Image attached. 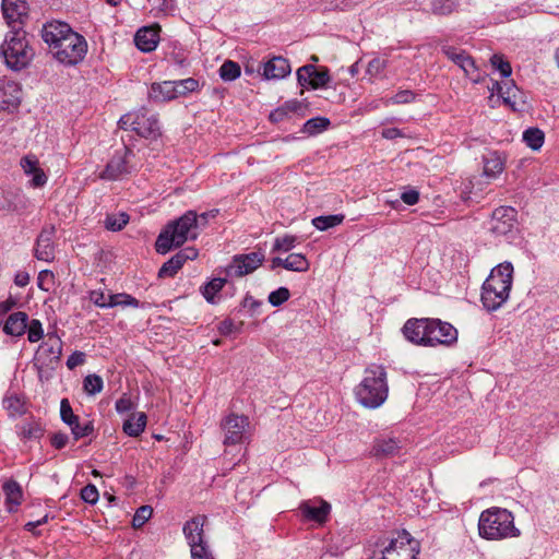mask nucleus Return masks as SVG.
<instances>
[{"label":"nucleus","mask_w":559,"mask_h":559,"mask_svg":"<svg viewBox=\"0 0 559 559\" xmlns=\"http://www.w3.org/2000/svg\"><path fill=\"white\" fill-rule=\"evenodd\" d=\"M209 213L198 215L194 211H187L179 218L168 223L158 235L155 249L166 254L174 247H180L188 240L197 239L199 229L207 223Z\"/></svg>","instance_id":"1"},{"label":"nucleus","mask_w":559,"mask_h":559,"mask_svg":"<svg viewBox=\"0 0 559 559\" xmlns=\"http://www.w3.org/2000/svg\"><path fill=\"white\" fill-rule=\"evenodd\" d=\"M513 265L503 262L493 267L481 287V302L488 311H496L509 298Z\"/></svg>","instance_id":"2"},{"label":"nucleus","mask_w":559,"mask_h":559,"mask_svg":"<svg viewBox=\"0 0 559 559\" xmlns=\"http://www.w3.org/2000/svg\"><path fill=\"white\" fill-rule=\"evenodd\" d=\"M357 401L367 408H378L388 399L386 371L381 365L366 368L361 382L355 390Z\"/></svg>","instance_id":"3"},{"label":"nucleus","mask_w":559,"mask_h":559,"mask_svg":"<svg viewBox=\"0 0 559 559\" xmlns=\"http://www.w3.org/2000/svg\"><path fill=\"white\" fill-rule=\"evenodd\" d=\"M478 532L480 537L487 540L515 538L521 535V531L514 524L513 514L501 508H490L481 512Z\"/></svg>","instance_id":"4"},{"label":"nucleus","mask_w":559,"mask_h":559,"mask_svg":"<svg viewBox=\"0 0 559 559\" xmlns=\"http://www.w3.org/2000/svg\"><path fill=\"white\" fill-rule=\"evenodd\" d=\"M0 55L5 66L13 71H21L29 66L35 51L23 27L10 29L0 46Z\"/></svg>","instance_id":"5"},{"label":"nucleus","mask_w":559,"mask_h":559,"mask_svg":"<svg viewBox=\"0 0 559 559\" xmlns=\"http://www.w3.org/2000/svg\"><path fill=\"white\" fill-rule=\"evenodd\" d=\"M419 552V542L408 532L402 531L394 538L379 539L371 559H417Z\"/></svg>","instance_id":"6"},{"label":"nucleus","mask_w":559,"mask_h":559,"mask_svg":"<svg viewBox=\"0 0 559 559\" xmlns=\"http://www.w3.org/2000/svg\"><path fill=\"white\" fill-rule=\"evenodd\" d=\"M119 126L121 129H130L145 139H157L160 135L159 121L156 115L150 112L146 108H140L123 115L119 120Z\"/></svg>","instance_id":"7"},{"label":"nucleus","mask_w":559,"mask_h":559,"mask_svg":"<svg viewBox=\"0 0 559 559\" xmlns=\"http://www.w3.org/2000/svg\"><path fill=\"white\" fill-rule=\"evenodd\" d=\"M225 447L242 444L250 440V420L245 415L230 413L224 416L219 423Z\"/></svg>","instance_id":"8"},{"label":"nucleus","mask_w":559,"mask_h":559,"mask_svg":"<svg viewBox=\"0 0 559 559\" xmlns=\"http://www.w3.org/2000/svg\"><path fill=\"white\" fill-rule=\"evenodd\" d=\"M87 51V43L85 38L78 34H69L52 50L55 58L66 66H74L82 61Z\"/></svg>","instance_id":"9"},{"label":"nucleus","mask_w":559,"mask_h":559,"mask_svg":"<svg viewBox=\"0 0 559 559\" xmlns=\"http://www.w3.org/2000/svg\"><path fill=\"white\" fill-rule=\"evenodd\" d=\"M441 50L448 59L464 71L465 75L468 76L473 83H479L481 81L483 78L475 60L466 51L449 45L442 46Z\"/></svg>","instance_id":"10"},{"label":"nucleus","mask_w":559,"mask_h":559,"mask_svg":"<svg viewBox=\"0 0 559 559\" xmlns=\"http://www.w3.org/2000/svg\"><path fill=\"white\" fill-rule=\"evenodd\" d=\"M489 229L496 236H508L515 230L516 211L511 206H500L492 212Z\"/></svg>","instance_id":"11"},{"label":"nucleus","mask_w":559,"mask_h":559,"mask_svg":"<svg viewBox=\"0 0 559 559\" xmlns=\"http://www.w3.org/2000/svg\"><path fill=\"white\" fill-rule=\"evenodd\" d=\"M428 346L451 345L457 341V330L440 319L429 320Z\"/></svg>","instance_id":"12"},{"label":"nucleus","mask_w":559,"mask_h":559,"mask_svg":"<svg viewBox=\"0 0 559 559\" xmlns=\"http://www.w3.org/2000/svg\"><path fill=\"white\" fill-rule=\"evenodd\" d=\"M299 85L309 86L313 90L325 87L330 81V71L325 67L317 68L313 64H306L297 70Z\"/></svg>","instance_id":"13"},{"label":"nucleus","mask_w":559,"mask_h":559,"mask_svg":"<svg viewBox=\"0 0 559 559\" xmlns=\"http://www.w3.org/2000/svg\"><path fill=\"white\" fill-rule=\"evenodd\" d=\"M130 155H132V151L128 146L116 151L99 177L105 180H118L123 175L129 174L130 167L128 164Z\"/></svg>","instance_id":"14"},{"label":"nucleus","mask_w":559,"mask_h":559,"mask_svg":"<svg viewBox=\"0 0 559 559\" xmlns=\"http://www.w3.org/2000/svg\"><path fill=\"white\" fill-rule=\"evenodd\" d=\"M60 417L61 420L71 428L74 440L88 437L94 432V425L92 421H86L81 425L79 416L73 413L68 399H62L60 402Z\"/></svg>","instance_id":"15"},{"label":"nucleus","mask_w":559,"mask_h":559,"mask_svg":"<svg viewBox=\"0 0 559 559\" xmlns=\"http://www.w3.org/2000/svg\"><path fill=\"white\" fill-rule=\"evenodd\" d=\"M22 99L21 85L8 79L0 80V109L8 112L15 111Z\"/></svg>","instance_id":"16"},{"label":"nucleus","mask_w":559,"mask_h":559,"mask_svg":"<svg viewBox=\"0 0 559 559\" xmlns=\"http://www.w3.org/2000/svg\"><path fill=\"white\" fill-rule=\"evenodd\" d=\"M61 353V338L56 334L48 333L46 340L39 345L35 359L43 366H49L59 361Z\"/></svg>","instance_id":"17"},{"label":"nucleus","mask_w":559,"mask_h":559,"mask_svg":"<svg viewBox=\"0 0 559 559\" xmlns=\"http://www.w3.org/2000/svg\"><path fill=\"white\" fill-rule=\"evenodd\" d=\"M429 320L428 318L408 319L402 329L405 338L415 345L428 346Z\"/></svg>","instance_id":"18"},{"label":"nucleus","mask_w":559,"mask_h":559,"mask_svg":"<svg viewBox=\"0 0 559 559\" xmlns=\"http://www.w3.org/2000/svg\"><path fill=\"white\" fill-rule=\"evenodd\" d=\"M299 511L305 520L323 524L329 518L331 506L320 498L309 499L300 503Z\"/></svg>","instance_id":"19"},{"label":"nucleus","mask_w":559,"mask_h":559,"mask_svg":"<svg viewBox=\"0 0 559 559\" xmlns=\"http://www.w3.org/2000/svg\"><path fill=\"white\" fill-rule=\"evenodd\" d=\"M264 261L262 251H253L246 254L235 255L229 266V272L235 276H243L255 271Z\"/></svg>","instance_id":"20"},{"label":"nucleus","mask_w":559,"mask_h":559,"mask_svg":"<svg viewBox=\"0 0 559 559\" xmlns=\"http://www.w3.org/2000/svg\"><path fill=\"white\" fill-rule=\"evenodd\" d=\"M2 14L10 29L22 27L27 15V4L24 0H2Z\"/></svg>","instance_id":"21"},{"label":"nucleus","mask_w":559,"mask_h":559,"mask_svg":"<svg viewBox=\"0 0 559 559\" xmlns=\"http://www.w3.org/2000/svg\"><path fill=\"white\" fill-rule=\"evenodd\" d=\"M33 203L31 199L22 191H8L0 199V210L25 214L31 211Z\"/></svg>","instance_id":"22"},{"label":"nucleus","mask_w":559,"mask_h":559,"mask_svg":"<svg viewBox=\"0 0 559 559\" xmlns=\"http://www.w3.org/2000/svg\"><path fill=\"white\" fill-rule=\"evenodd\" d=\"M56 228L52 225L45 226L37 237L35 247V257L45 262H51L55 259L53 238Z\"/></svg>","instance_id":"23"},{"label":"nucleus","mask_w":559,"mask_h":559,"mask_svg":"<svg viewBox=\"0 0 559 559\" xmlns=\"http://www.w3.org/2000/svg\"><path fill=\"white\" fill-rule=\"evenodd\" d=\"M75 33L71 27L63 22L53 21L46 23L43 27L41 37L50 49L53 50L63 38L69 37V34Z\"/></svg>","instance_id":"24"},{"label":"nucleus","mask_w":559,"mask_h":559,"mask_svg":"<svg viewBox=\"0 0 559 559\" xmlns=\"http://www.w3.org/2000/svg\"><path fill=\"white\" fill-rule=\"evenodd\" d=\"M2 491L4 495V507L8 512L15 513L23 501V489L21 485L14 479H7L3 481Z\"/></svg>","instance_id":"25"},{"label":"nucleus","mask_w":559,"mask_h":559,"mask_svg":"<svg viewBox=\"0 0 559 559\" xmlns=\"http://www.w3.org/2000/svg\"><path fill=\"white\" fill-rule=\"evenodd\" d=\"M205 521V516L198 515L185 523L182 532L189 547L206 540L203 530Z\"/></svg>","instance_id":"26"},{"label":"nucleus","mask_w":559,"mask_h":559,"mask_svg":"<svg viewBox=\"0 0 559 559\" xmlns=\"http://www.w3.org/2000/svg\"><path fill=\"white\" fill-rule=\"evenodd\" d=\"M290 64L283 57H273L263 64V76L266 80H281L290 73Z\"/></svg>","instance_id":"27"},{"label":"nucleus","mask_w":559,"mask_h":559,"mask_svg":"<svg viewBox=\"0 0 559 559\" xmlns=\"http://www.w3.org/2000/svg\"><path fill=\"white\" fill-rule=\"evenodd\" d=\"M158 32L153 27H143L135 34L134 41L136 47L143 52L153 51L158 44Z\"/></svg>","instance_id":"28"},{"label":"nucleus","mask_w":559,"mask_h":559,"mask_svg":"<svg viewBox=\"0 0 559 559\" xmlns=\"http://www.w3.org/2000/svg\"><path fill=\"white\" fill-rule=\"evenodd\" d=\"M27 320L28 316L23 311L11 313L3 325L4 333L11 336L23 335L26 332Z\"/></svg>","instance_id":"29"},{"label":"nucleus","mask_w":559,"mask_h":559,"mask_svg":"<svg viewBox=\"0 0 559 559\" xmlns=\"http://www.w3.org/2000/svg\"><path fill=\"white\" fill-rule=\"evenodd\" d=\"M148 97L154 102H166L177 97L176 84L174 81H164L152 84Z\"/></svg>","instance_id":"30"},{"label":"nucleus","mask_w":559,"mask_h":559,"mask_svg":"<svg viewBox=\"0 0 559 559\" xmlns=\"http://www.w3.org/2000/svg\"><path fill=\"white\" fill-rule=\"evenodd\" d=\"M147 417L145 413L140 412L132 414L124 420L122 429L129 437H139L146 427Z\"/></svg>","instance_id":"31"},{"label":"nucleus","mask_w":559,"mask_h":559,"mask_svg":"<svg viewBox=\"0 0 559 559\" xmlns=\"http://www.w3.org/2000/svg\"><path fill=\"white\" fill-rule=\"evenodd\" d=\"M399 450L400 445L395 439L380 438L374 441L371 453L377 457L394 456L399 453Z\"/></svg>","instance_id":"32"},{"label":"nucleus","mask_w":559,"mask_h":559,"mask_svg":"<svg viewBox=\"0 0 559 559\" xmlns=\"http://www.w3.org/2000/svg\"><path fill=\"white\" fill-rule=\"evenodd\" d=\"M504 169V159L498 152H490L484 156V175L496 178Z\"/></svg>","instance_id":"33"},{"label":"nucleus","mask_w":559,"mask_h":559,"mask_svg":"<svg viewBox=\"0 0 559 559\" xmlns=\"http://www.w3.org/2000/svg\"><path fill=\"white\" fill-rule=\"evenodd\" d=\"M17 433L22 440H38L44 436V428L39 421L28 420L17 426Z\"/></svg>","instance_id":"34"},{"label":"nucleus","mask_w":559,"mask_h":559,"mask_svg":"<svg viewBox=\"0 0 559 559\" xmlns=\"http://www.w3.org/2000/svg\"><path fill=\"white\" fill-rule=\"evenodd\" d=\"M187 262V255L183 253H176L167 262H165L158 271L159 277H173Z\"/></svg>","instance_id":"35"},{"label":"nucleus","mask_w":559,"mask_h":559,"mask_svg":"<svg viewBox=\"0 0 559 559\" xmlns=\"http://www.w3.org/2000/svg\"><path fill=\"white\" fill-rule=\"evenodd\" d=\"M109 306L110 308L114 307H132V308H145V302H140L136 298L133 296L127 294V293H117V294H109Z\"/></svg>","instance_id":"36"},{"label":"nucleus","mask_w":559,"mask_h":559,"mask_svg":"<svg viewBox=\"0 0 559 559\" xmlns=\"http://www.w3.org/2000/svg\"><path fill=\"white\" fill-rule=\"evenodd\" d=\"M285 270L293 272H306L309 270L310 263L301 253H290L284 259Z\"/></svg>","instance_id":"37"},{"label":"nucleus","mask_w":559,"mask_h":559,"mask_svg":"<svg viewBox=\"0 0 559 559\" xmlns=\"http://www.w3.org/2000/svg\"><path fill=\"white\" fill-rule=\"evenodd\" d=\"M225 284H226V280L221 278V277L213 278L212 281L206 283L202 288V294H203L204 298L206 299V301H209L210 304H216L217 302L216 296L223 289Z\"/></svg>","instance_id":"38"},{"label":"nucleus","mask_w":559,"mask_h":559,"mask_svg":"<svg viewBox=\"0 0 559 559\" xmlns=\"http://www.w3.org/2000/svg\"><path fill=\"white\" fill-rule=\"evenodd\" d=\"M523 141L534 151L539 150L545 141L544 132L538 128H530L523 132Z\"/></svg>","instance_id":"39"},{"label":"nucleus","mask_w":559,"mask_h":559,"mask_svg":"<svg viewBox=\"0 0 559 559\" xmlns=\"http://www.w3.org/2000/svg\"><path fill=\"white\" fill-rule=\"evenodd\" d=\"M130 216L126 212L108 214L105 218V227L111 231H119L129 223Z\"/></svg>","instance_id":"40"},{"label":"nucleus","mask_w":559,"mask_h":559,"mask_svg":"<svg viewBox=\"0 0 559 559\" xmlns=\"http://www.w3.org/2000/svg\"><path fill=\"white\" fill-rule=\"evenodd\" d=\"M344 218L343 214L318 216L312 219V225L319 230H326L342 224Z\"/></svg>","instance_id":"41"},{"label":"nucleus","mask_w":559,"mask_h":559,"mask_svg":"<svg viewBox=\"0 0 559 559\" xmlns=\"http://www.w3.org/2000/svg\"><path fill=\"white\" fill-rule=\"evenodd\" d=\"M495 86H497V94L503 99L506 104H514L513 98H515L518 88L514 85L513 81H508L503 83L495 82Z\"/></svg>","instance_id":"42"},{"label":"nucleus","mask_w":559,"mask_h":559,"mask_svg":"<svg viewBox=\"0 0 559 559\" xmlns=\"http://www.w3.org/2000/svg\"><path fill=\"white\" fill-rule=\"evenodd\" d=\"M240 66L231 60L225 61L219 68V75L223 81H234L240 76Z\"/></svg>","instance_id":"43"},{"label":"nucleus","mask_w":559,"mask_h":559,"mask_svg":"<svg viewBox=\"0 0 559 559\" xmlns=\"http://www.w3.org/2000/svg\"><path fill=\"white\" fill-rule=\"evenodd\" d=\"M104 382L98 374H88L83 380V390L88 395H95L102 392Z\"/></svg>","instance_id":"44"},{"label":"nucleus","mask_w":559,"mask_h":559,"mask_svg":"<svg viewBox=\"0 0 559 559\" xmlns=\"http://www.w3.org/2000/svg\"><path fill=\"white\" fill-rule=\"evenodd\" d=\"M330 124V120L323 117L311 118L304 124V132L310 135L324 131Z\"/></svg>","instance_id":"45"},{"label":"nucleus","mask_w":559,"mask_h":559,"mask_svg":"<svg viewBox=\"0 0 559 559\" xmlns=\"http://www.w3.org/2000/svg\"><path fill=\"white\" fill-rule=\"evenodd\" d=\"M297 243V237L293 235H285L276 237L272 247V251L288 252L295 248Z\"/></svg>","instance_id":"46"},{"label":"nucleus","mask_w":559,"mask_h":559,"mask_svg":"<svg viewBox=\"0 0 559 559\" xmlns=\"http://www.w3.org/2000/svg\"><path fill=\"white\" fill-rule=\"evenodd\" d=\"M176 84L177 97L192 93L199 88V81L193 78L174 81Z\"/></svg>","instance_id":"47"},{"label":"nucleus","mask_w":559,"mask_h":559,"mask_svg":"<svg viewBox=\"0 0 559 559\" xmlns=\"http://www.w3.org/2000/svg\"><path fill=\"white\" fill-rule=\"evenodd\" d=\"M457 5L455 0H433L431 9L436 14L447 15L455 11Z\"/></svg>","instance_id":"48"},{"label":"nucleus","mask_w":559,"mask_h":559,"mask_svg":"<svg viewBox=\"0 0 559 559\" xmlns=\"http://www.w3.org/2000/svg\"><path fill=\"white\" fill-rule=\"evenodd\" d=\"M26 331H27V338L31 343H36V342L40 341L44 336L43 324L37 319H33L31 321L27 320Z\"/></svg>","instance_id":"49"},{"label":"nucleus","mask_w":559,"mask_h":559,"mask_svg":"<svg viewBox=\"0 0 559 559\" xmlns=\"http://www.w3.org/2000/svg\"><path fill=\"white\" fill-rule=\"evenodd\" d=\"M152 514H153V508L151 506L140 507L135 511V514L133 515L132 526L134 528L142 527L151 519Z\"/></svg>","instance_id":"50"},{"label":"nucleus","mask_w":559,"mask_h":559,"mask_svg":"<svg viewBox=\"0 0 559 559\" xmlns=\"http://www.w3.org/2000/svg\"><path fill=\"white\" fill-rule=\"evenodd\" d=\"M192 559H215L207 540L190 547Z\"/></svg>","instance_id":"51"},{"label":"nucleus","mask_w":559,"mask_h":559,"mask_svg":"<svg viewBox=\"0 0 559 559\" xmlns=\"http://www.w3.org/2000/svg\"><path fill=\"white\" fill-rule=\"evenodd\" d=\"M20 165L27 176H33L37 170L40 169L39 167V160L38 158L33 155L28 154L21 158Z\"/></svg>","instance_id":"52"},{"label":"nucleus","mask_w":559,"mask_h":559,"mask_svg":"<svg viewBox=\"0 0 559 559\" xmlns=\"http://www.w3.org/2000/svg\"><path fill=\"white\" fill-rule=\"evenodd\" d=\"M491 66L497 69L503 78H509L512 73V68L509 61L503 59L502 55L495 53L490 58Z\"/></svg>","instance_id":"53"},{"label":"nucleus","mask_w":559,"mask_h":559,"mask_svg":"<svg viewBox=\"0 0 559 559\" xmlns=\"http://www.w3.org/2000/svg\"><path fill=\"white\" fill-rule=\"evenodd\" d=\"M290 297V293L286 287H280L270 293L267 300L273 307H280Z\"/></svg>","instance_id":"54"},{"label":"nucleus","mask_w":559,"mask_h":559,"mask_svg":"<svg viewBox=\"0 0 559 559\" xmlns=\"http://www.w3.org/2000/svg\"><path fill=\"white\" fill-rule=\"evenodd\" d=\"M90 300L98 308L108 309L109 295H106L102 289H94L90 292Z\"/></svg>","instance_id":"55"},{"label":"nucleus","mask_w":559,"mask_h":559,"mask_svg":"<svg viewBox=\"0 0 559 559\" xmlns=\"http://www.w3.org/2000/svg\"><path fill=\"white\" fill-rule=\"evenodd\" d=\"M4 408L11 416L23 413L24 405L17 396H9L3 401Z\"/></svg>","instance_id":"56"},{"label":"nucleus","mask_w":559,"mask_h":559,"mask_svg":"<svg viewBox=\"0 0 559 559\" xmlns=\"http://www.w3.org/2000/svg\"><path fill=\"white\" fill-rule=\"evenodd\" d=\"M99 493L96 486L88 484L81 489V498L90 504H95L98 500Z\"/></svg>","instance_id":"57"},{"label":"nucleus","mask_w":559,"mask_h":559,"mask_svg":"<svg viewBox=\"0 0 559 559\" xmlns=\"http://www.w3.org/2000/svg\"><path fill=\"white\" fill-rule=\"evenodd\" d=\"M115 408L117 413L124 414L134 408V403L131 396L124 393L120 399L116 401Z\"/></svg>","instance_id":"58"},{"label":"nucleus","mask_w":559,"mask_h":559,"mask_svg":"<svg viewBox=\"0 0 559 559\" xmlns=\"http://www.w3.org/2000/svg\"><path fill=\"white\" fill-rule=\"evenodd\" d=\"M53 273L48 270L40 271L38 274V287L45 292L50 290L53 285Z\"/></svg>","instance_id":"59"},{"label":"nucleus","mask_w":559,"mask_h":559,"mask_svg":"<svg viewBox=\"0 0 559 559\" xmlns=\"http://www.w3.org/2000/svg\"><path fill=\"white\" fill-rule=\"evenodd\" d=\"M415 98V94L409 90H403L397 92L394 96L390 98L389 102L392 104H408L413 102Z\"/></svg>","instance_id":"60"},{"label":"nucleus","mask_w":559,"mask_h":559,"mask_svg":"<svg viewBox=\"0 0 559 559\" xmlns=\"http://www.w3.org/2000/svg\"><path fill=\"white\" fill-rule=\"evenodd\" d=\"M384 68H385V61L380 58H374L371 61H369L368 67H367V73L370 74L371 76H377L380 73H382Z\"/></svg>","instance_id":"61"},{"label":"nucleus","mask_w":559,"mask_h":559,"mask_svg":"<svg viewBox=\"0 0 559 559\" xmlns=\"http://www.w3.org/2000/svg\"><path fill=\"white\" fill-rule=\"evenodd\" d=\"M85 362V354L83 352H74L67 359V367L72 370Z\"/></svg>","instance_id":"62"},{"label":"nucleus","mask_w":559,"mask_h":559,"mask_svg":"<svg viewBox=\"0 0 559 559\" xmlns=\"http://www.w3.org/2000/svg\"><path fill=\"white\" fill-rule=\"evenodd\" d=\"M401 200L407 205H415L419 201V192L415 189H409L401 194Z\"/></svg>","instance_id":"63"},{"label":"nucleus","mask_w":559,"mask_h":559,"mask_svg":"<svg viewBox=\"0 0 559 559\" xmlns=\"http://www.w3.org/2000/svg\"><path fill=\"white\" fill-rule=\"evenodd\" d=\"M69 437L64 432H57L51 437V445L56 449H62L67 445Z\"/></svg>","instance_id":"64"}]
</instances>
